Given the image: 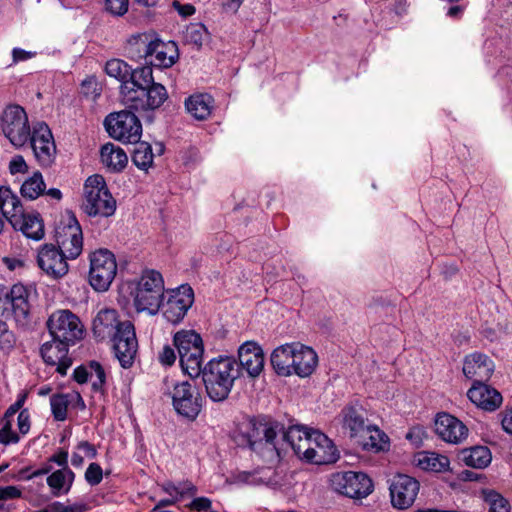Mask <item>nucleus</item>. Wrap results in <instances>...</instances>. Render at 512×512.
I'll list each match as a JSON object with an SVG mask.
<instances>
[{
	"label": "nucleus",
	"instance_id": "5fc2aeb1",
	"mask_svg": "<svg viewBox=\"0 0 512 512\" xmlns=\"http://www.w3.org/2000/svg\"><path fill=\"white\" fill-rule=\"evenodd\" d=\"M82 93L93 100H95L100 95V89L98 88V84L94 78L86 79L82 82L81 85Z\"/></svg>",
	"mask_w": 512,
	"mask_h": 512
},
{
	"label": "nucleus",
	"instance_id": "a211bd4d",
	"mask_svg": "<svg viewBox=\"0 0 512 512\" xmlns=\"http://www.w3.org/2000/svg\"><path fill=\"white\" fill-rule=\"evenodd\" d=\"M434 428L435 433L441 440L454 445L461 444L466 440L469 432L462 421L445 412L437 414Z\"/></svg>",
	"mask_w": 512,
	"mask_h": 512
},
{
	"label": "nucleus",
	"instance_id": "f3484780",
	"mask_svg": "<svg viewBox=\"0 0 512 512\" xmlns=\"http://www.w3.org/2000/svg\"><path fill=\"white\" fill-rule=\"evenodd\" d=\"M69 257L52 244H45L38 252L37 262L41 270L52 279L64 277L69 270Z\"/></svg>",
	"mask_w": 512,
	"mask_h": 512
},
{
	"label": "nucleus",
	"instance_id": "79ce46f5",
	"mask_svg": "<svg viewBox=\"0 0 512 512\" xmlns=\"http://www.w3.org/2000/svg\"><path fill=\"white\" fill-rule=\"evenodd\" d=\"M136 147L132 154V162L141 170H147L153 164L154 154L148 142L140 140L135 143Z\"/></svg>",
	"mask_w": 512,
	"mask_h": 512
},
{
	"label": "nucleus",
	"instance_id": "c9c22d12",
	"mask_svg": "<svg viewBox=\"0 0 512 512\" xmlns=\"http://www.w3.org/2000/svg\"><path fill=\"white\" fill-rule=\"evenodd\" d=\"M364 450L372 452L386 451L389 448V438L377 426L370 425L363 437H359Z\"/></svg>",
	"mask_w": 512,
	"mask_h": 512
},
{
	"label": "nucleus",
	"instance_id": "c03bdc74",
	"mask_svg": "<svg viewBox=\"0 0 512 512\" xmlns=\"http://www.w3.org/2000/svg\"><path fill=\"white\" fill-rule=\"evenodd\" d=\"M69 395L54 394L50 398L51 411L56 421H64L67 418Z\"/></svg>",
	"mask_w": 512,
	"mask_h": 512
},
{
	"label": "nucleus",
	"instance_id": "1a4fd4ad",
	"mask_svg": "<svg viewBox=\"0 0 512 512\" xmlns=\"http://www.w3.org/2000/svg\"><path fill=\"white\" fill-rule=\"evenodd\" d=\"M52 338L67 345H74L83 338L84 326L80 319L70 310H57L47 321Z\"/></svg>",
	"mask_w": 512,
	"mask_h": 512
},
{
	"label": "nucleus",
	"instance_id": "3c124183",
	"mask_svg": "<svg viewBox=\"0 0 512 512\" xmlns=\"http://www.w3.org/2000/svg\"><path fill=\"white\" fill-rule=\"evenodd\" d=\"M18 441L19 436L12 431V420L4 421L3 427L0 429V443L7 445Z\"/></svg>",
	"mask_w": 512,
	"mask_h": 512
},
{
	"label": "nucleus",
	"instance_id": "f03ea898",
	"mask_svg": "<svg viewBox=\"0 0 512 512\" xmlns=\"http://www.w3.org/2000/svg\"><path fill=\"white\" fill-rule=\"evenodd\" d=\"M209 398L221 402L228 398L235 380L239 377V365L231 357L210 360L200 373Z\"/></svg>",
	"mask_w": 512,
	"mask_h": 512
},
{
	"label": "nucleus",
	"instance_id": "09e8293b",
	"mask_svg": "<svg viewBox=\"0 0 512 512\" xmlns=\"http://www.w3.org/2000/svg\"><path fill=\"white\" fill-rule=\"evenodd\" d=\"M89 378L94 389H100L105 383V372L98 362H91L89 365Z\"/></svg>",
	"mask_w": 512,
	"mask_h": 512
},
{
	"label": "nucleus",
	"instance_id": "69168bd1",
	"mask_svg": "<svg viewBox=\"0 0 512 512\" xmlns=\"http://www.w3.org/2000/svg\"><path fill=\"white\" fill-rule=\"evenodd\" d=\"M73 377L79 384L87 382L89 378V369L83 366H79L74 370Z\"/></svg>",
	"mask_w": 512,
	"mask_h": 512
},
{
	"label": "nucleus",
	"instance_id": "72a5a7b5",
	"mask_svg": "<svg viewBox=\"0 0 512 512\" xmlns=\"http://www.w3.org/2000/svg\"><path fill=\"white\" fill-rule=\"evenodd\" d=\"M294 355V342L281 345L271 354V364L278 375H292V361Z\"/></svg>",
	"mask_w": 512,
	"mask_h": 512
},
{
	"label": "nucleus",
	"instance_id": "4be33fe9",
	"mask_svg": "<svg viewBox=\"0 0 512 512\" xmlns=\"http://www.w3.org/2000/svg\"><path fill=\"white\" fill-rule=\"evenodd\" d=\"M239 368L242 367L251 378L258 377L264 368V353L255 342L248 341L238 349Z\"/></svg>",
	"mask_w": 512,
	"mask_h": 512
},
{
	"label": "nucleus",
	"instance_id": "8fccbe9b",
	"mask_svg": "<svg viewBox=\"0 0 512 512\" xmlns=\"http://www.w3.org/2000/svg\"><path fill=\"white\" fill-rule=\"evenodd\" d=\"M128 6L129 0H105V9L114 16H123Z\"/></svg>",
	"mask_w": 512,
	"mask_h": 512
},
{
	"label": "nucleus",
	"instance_id": "774afa93",
	"mask_svg": "<svg viewBox=\"0 0 512 512\" xmlns=\"http://www.w3.org/2000/svg\"><path fill=\"white\" fill-rule=\"evenodd\" d=\"M501 423H502L503 429L507 433L512 434V408L505 411Z\"/></svg>",
	"mask_w": 512,
	"mask_h": 512
},
{
	"label": "nucleus",
	"instance_id": "338daca9",
	"mask_svg": "<svg viewBox=\"0 0 512 512\" xmlns=\"http://www.w3.org/2000/svg\"><path fill=\"white\" fill-rule=\"evenodd\" d=\"M55 506L59 509V512H84L87 506L82 503H76L69 506H63L60 503H56Z\"/></svg>",
	"mask_w": 512,
	"mask_h": 512
},
{
	"label": "nucleus",
	"instance_id": "4c0bfd02",
	"mask_svg": "<svg viewBox=\"0 0 512 512\" xmlns=\"http://www.w3.org/2000/svg\"><path fill=\"white\" fill-rule=\"evenodd\" d=\"M417 466L432 472H445L449 469L450 461L447 456L435 452H421L416 457Z\"/></svg>",
	"mask_w": 512,
	"mask_h": 512
},
{
	"label": "nucleus",
	"instance_id": "603ef678",
	"mask_svg": "<svg viewBox=\"0 0 512 512\" xmlns=\"http://www.w3.org/2000/svg\"><path fill=\"white\" fill-rule=\"evenodd\" d=\"M102 478H103V472H102V468L100 467V465L97 463H91L85 472L86 481L90 485L95 486V485H98L102 481Z\"/></svg>",
	"mask_w": 512,
	"mask_h": 512
},
{
	"label": "nucleus",
	"instance_id": "13d9d810",
	"mask_svg": "<svg viewBox=\"0 0 512 512\" xmlns=\"http://www.w3.org/2000/svg\"><path fill=\"white\" fill-rule=\"evenodd\" d=\"M197 493V487L190 481L181 482L178 484V498L179 500L184 497L194 496Z\"/></svg>",
	"mask_w": 512,
	"mask_h": 512
},
{
	"label": "nucleus",
	"instance_id": "b1692460",
	"mask_svg": "<svg viewBox=\"0 0 512 512\" xmlns=\"http://www.w3.org/2000/svg\"><path fill=\"white\" fill-rule=\"evenodd\" d=\"M29 292L22 284L12 286L9 293L11 311L18 326L26 327L31 322Z\"/></svg>",
	"mask_w": 512,
	"mask_h": 512
},
{
	"label": "nucleus",
	"instance_id": "6e6552de",
	"mask_svg": "<svg viewBox=\"0 0 512 512\" xmlns=\"http://www.w3.org/2000/svg\"><path fill=\"white\" fill-rule=\"evenodd\" d=\"M88 280L95 291L105 292L117 274L115 255L108 249L100 248L89 254Z\"/></svg>",
	"mask_w": 512,
	"mask_h": 512
},
{
	"label": "nucleus",
	"instance_id": "39448f33",
	"mask_svg": "<svg viewBox=\"0 0 512 512\" xmlns=\"http://www.w3.org/2000/svg\"><path fill=\"white\" fill-rule=\"evenodd\" d=\"M164 280L155 270H146L136 283L133 291V304L137 312H145L151 316L156 315L161 306Z\"/></svg>",
	"mask_w": 512,
	"mask_h": 512
},
{
	"label": "nucleus",
	"instance_id": "dca6fc26",
	"mask_svg": "<svg viewBox=\"0 0 512 512\" xmlns=\"http://www.w3.org/2000/svg\"><path fill=\"white\" fill-rule=\"evenodd\" d=\"M419 488V482L411 476L405 474L394 476L389 487L392 505L398 509L409 508L414 503Z\"/></svg>",
	"mask_w": 512,
	"mask_h": 512
},
{
	"label": "nucleus",
	"instance_id": "de8ad7c7",
	"mask_svg": "<svg viewBox=\"0 0 512 512\" xmlns=\"http://www.w3.org/2000/svg\"><path fill=\"white\" fill-rule=\"evenodd\" d=\"M485 501L489 505V512H510L508 500L493 490L485 493Z\"/></svg>",
	"mask_w": 512,
	"mask_h": 512
},
{
	"label": "nucleus",
	"instance_id": "680f3d73",
	"mask_svg": "<svg viewBox=\"0 0 512 512\" xmlns=\"http://www.w3.org/2000/svg\"><path fill=\"white\" fill-rule=\"evenodd\" d=\"M243 0H221L223 12L227 14H236L241 7Z\"/></svg>",
	"mask_w": 512,
	"mask_h": 512
},
{
	"label": "nucleus",
	"instance_id": "ea45409f",
	"mask_svg": "<svg viewBox=\"0 0 512 512\" xmlns=\"http://www.w3.org/2000/svg\"><path fill=\"white\" fill-rule=\"evenodd\" d=\"M461 459L467 466L482 469L490 464L492 456L487 447L476 446L463 450L461 452Z\"/></svg>",
	"mask_w": 512,
	"mask_h": 512
},
{
	"label": "nucleus",
	"instance_id": "37998d69",
	"mask_svg": "<svg viewBox=\"0 0 512 512\" xmlns=\"http://www.w3.org/2000/svg\"><path fill=\"white\" fill-rule=\"evenodd\" d=\"M183 37L187 44L200 49L208 41L209 32L202 23H191L186 27Z\"/></svg>",
	"mask_w": 512,
	"mask_h": 512
},
{
	"label": "nucleus",
	"instance_id": "ddd939ff",
	"mask_svg": "<svg viewBox=\"0 0 512 512\" xmlns=\"http://www.w3.org/2000/svg\"><path fill=\"white\" fill-rule=\"evenodd\" d=\"M172 404L179 415L194 420L202 409V397L194 385L184 381L174 385Z\"/></svg>",
	"mask_w": 512,
	"mask_h": 512
},
{
	"label": "nucleus",
	"instance_id": "a19ab883",
	"mask_svg": "<svg viewBox=\"0 0 512 512\" xmlns=\"http://www.w3.org/2000/svg\"><path fill=\"white\" fill-rule=\"evenodd\" d=\"M45 182L40 172H35L21 185V195L29 200H35L45 192Z\"/></svg>",
	"mask_w": 512,
	"mask_h": 512
},
{
	"label": "nucleus",
	"instance_id": "f704fd0d",
	"mask_svg": "<svg viewBox=\"0 0 512 512\" xmlns=\"http://www.w3.org/2000/svg\"><path fill=\"white\" fill-rule=\"evenodd\" d=\"M75 474L70 468L53 471L46 479L51 493L55 497L67 494L74 482Z\"/></svg>",
	"mask_w": 512,
	"mask_h": 512
},
{
	"label": "nucleus",
	"instance_id": "7c9ffc66",
	"mask_svg": "<svg viewBox=\"0 0 512 512\" xmlns=\"http://www.w3.org/2000/svg\"><path fill=\"white\" fill-rule=\"evenodd\" d=\"M167 98L168 93L166 88L162 84L154 83L139 92L137 95H131L128 100H140L141 103L139 105L136 104V108L140 107L144 110H154L159 108L167 100Z\"/></svg>",
	"mask_w": 512,
	"mask_h": 512
},
{
	"label": "nucleus",
	"instance_id": "cd10ccee",
	"mask_svg": "<svg viewBox=\"0 0 512 512\" xmlns=\"http://www.w3.org/2000/svg\"><path fill=\"white\" fill-rule=\"evenodd\" d=\"M154 83L152 68L150 66H143L134 69L132 72L130 71L127 81L121 84V92L128 99L131 95H137Z\"/></svg>",
	"mask_w": 512,
	"mask_h": 512
},
{
	"label": "nucleus",
	"instance_id": "20e7f679",
	"mask_svg": "<svg viewBox=\"0 0 512 512\" xmlns=\"http://www.w3.org/2000/svg\"><path fill=\"white\" fill-rule=\"evenodd\" d=\"M81 208L90 217H110L115 213L116 200L103 176L95 174L86 179Z\"/></svg>",
	"mask_w": 512,
	"mask_h": 512
},
{
	"label": "nucleus",
	"instance_id": "bb28decb",
	"mask_svg": "<svg viewBox=\"0 0 512 512\" xmlns=\"http://www.w3.org/2000/svg\"><path fill=\"white\" fill-rule=\"evenodd\" d=\"M9 223L16 231H21L28 239L39 241L44 237V224L38 213L26 214L23 211L17 217H12Z\"/></svg>",
	"mask_w": 512,
	"mask_h": 512
},
{
	"label": "nucleus",
	"instance_id": "f8f14e48",
	"mask_svg": "<svg viewBox=\"0 0 512 512\" xmlns=\"http://www.w3.org/2000/svg\"><path fill=\"white\" fill-rule=\"evenodd\" d=\"M193 302V289L188 285H181L164 292L159 311L168 322L178 324L184 319Z\"/></svg>",
	"mask_w": 512,
	"mask_h": 512
},
{
	"label": "nucleus",
	"instance_id": "864d4df0",
	"mask_svg": "<svg viewBox=\"0 0 512 512\" xmlns=\"http://www.w3.org/2000/svg\"><path fill=\"white\" fill-rule=\"evenodd\" d=\"M9 172L12 175L25 174L28 172V165L22 155L14 156L9 162Z\"/></svg>",
	"mask_w": 512,
	"mask_h": 512
},
{
	"label": "nucleus",
	"instance_id": "6e6d98bb",
	"mask_svg": "<svg viewBox=\"0 0 512 512\" xmlns=\"http://www.w3.org/2000/svg\"><path fill=\"white\" fill-rule=\"evenodd\" d=\"M212 506V501L207 497L194 498L187 507L196 512L209 511Z\"/></svg>",
	"mask_w": 512,
	"mask_h": 512
},
{
	"label": "nucleus",
	"instance_id": "2f4dec72",
	"mask_svg": "<svg viewBox=\"0 0 512 512\" xmlns=\"http://www.w3.org/2000/svg\"><path fill=\"white\" fill-rule=\"evenodd\" d=\"M100 158L102 164L111 172H121L128 164L126 152L113 143H106L101 147Z\"/></svg>",
	"mask_w": 512,
	"mask_h": 512
},
{
	"label": "nucleus",
	"instance_id": "a18cd8bd",
	"mask_svg": "<svg viewBox=\"0 0 512 512\" xmlns=\"http://www.w3.org/2000/svg\"><path fill=\"white\" fill-rule=\"evenodd\" d=\"M105 71L110 77H114L121 81H127L130 74V67L120 59H111L106 62Z\"/></svg>",
	"mask_w": 512,
	"mask_h": 512
},
{
	"label": "nucleus",
	"instance_id": "4d7b16f0",
	"mask_svg": "<svg viewBox=\"0 0 512 512\" xmlns=\"http://www.w3.org/2000/svg\"><path fill=\"white\" fill-rule=\"evenodd\" d=\"M158 359L162 365L171 366L176 361V353L172 347L166 345L160 351Z\"/></svg>",
	"mask_w": 512,
	"mask_h": 512
},
{
	"label": "nucleus",
	"instance_id": "58836bf2",
	"mask_svg": "<svg viewBox=\"0 0 512 512\" xmlns=\"http://www.w3.org/2000/svg\"><path fill=\"white\" fill-rule=\"evenodd\" d=\"M172 48L156 38L146 64L159 68L171 67L175 63V56L173 54L168 55V51L172 50Z\"/></svg>",
	"mask_w": 512,
	"mask_h": 512
},
{
	"label": "nucleus",
	"instance_id": "393cba45",
	"mask_svg": "<svg viewBox=\"0 0 512 512\" xmlns=\"http://www.w3.org/2000/svg\"><path fill=\"white\" fill-rule=\"evenodd\" d=\"M310 462L317 465L334 463L338 459V451L333 442L322 432L312 430V447Z\"/></svg>",
	"mask_w": 512,
	"mask_h": 512
},
{
	"label": "nucleus",
	"instance_id": "c756f323",
	"mask_svg": "<svg viewBox=\"0 0 512 512\" xmlns=\"http://www.w3.org/2000/svg\"><path fill=\"white\" fill-rule=\"evenodd\" d=\"M156 37L151 33H138L132 35L126 42L125 53L131 60L147 61L149 55H151V49Z\"/></svg>",
	"mask_w": 512,
	"mask_h": 512
},
{
	"label": "nucleus",
	"instance_id": "49530a36",
	"mask_svg": "<svg viewBox=\"0 0 512 512\" xmlns=\"http://www.w3.org/2000/svg\"><path fill=\"white\" fill-rule=\"evenodd\" d=\"M16 336L9 330L5 322L0 321V351L4 355H9L16 346Z\"/></svg>",
	"mask_w": 512,
	"mask_h": 512
},
{
	"label": "nucleus",
	"instance_id": "f257e3e1",
	"mask_svg": "<svg viewBox=\"0 0 512 512\" xmlns=\"http://www.w3.org/2000/svg\"><path fill=\"white\" fill-rule=\"evenodd\" d=\"M92 331L99 341L110 340L120 365L130 368L138 351L135 327L129 320L121 321L115 309H101L93 320Z\"/></svg>",
	"mask_w": 512,
	"mask_h": 512
},
{
	"label": "nucleus",
	"instance_id": "5701e85b",
	"mask_svg": "<svg viewBox=\"0 0 512 512\" xmlns=\"http://www.w3.org/2000/svg\"><path fill=\"white\" fill-rule=\"evenodd\" d=\"M68 347L69 345L54 338L41 347V356L45 363L55 366L56 371L61 375H65L72 364V360L68 356Z\"/></svg>",
	"mask_w": 512,
	"mask_h": 512
},
{
	"label": "nucleus",
	"instance_id": "4468645a",
	"mask_svg": "<svg viewBox=\"0 0 512 512\" xmlns=\"http://www.w3.org/2000/svg\"><path fill=\"white\" fill-rule=\"evenodd\" d=\"M28 142L40 166L50 167L54 163L56 145L52 132L46 123L40 122L34 125Z\"/></svg>",
	"mask_w": 512,
	"mask_h": 512
},
{
	"label": "nucleus",
	"instance_id": "6ab92c4d",
	"mask_svg": "<svg viewBox=\"0 0 512 512\" xmlns=\"http://www.w3.org/2000/svg\"><path fill=\"white\" fill-rule=\"evenodd\" d=\"M495 369L494 362L489 356L480 352L466 355L463 360V374L466 378L477 382H487Z\"/></svg>",
	"mask_w": 512,
	"mask_h": 512
},
{
	"label": "nucleus",
	"instance_id": "9d476101",
	"mask_svg": "<svg viewBox=\"0 0 512 512\" xmlns=\"http://www.w3.org/2000/svg\"><path fill=\"white\" fill-rule=\"evenodd\" d=\"M104 125L108 134L124 143H137L142 135V124L139 118L128 110L109 114Z\"/></svg>",
	"mask_w": 512,
	"mask_h": 512
},
{
	"label": "nucleus",
	"instance_id": "e2e57ef3",
	"mask_svg": "<svg viewBox=\"0 0 512 512\" xmlns=\"http://www.w3.org/2000/svg\"><path fill=\"white\" fill-rule=\"evenodd\" d=\"M49 462L56 463L61 469L69 468L68 466V452L66 450H60L58 453L53 454L49 458Z\"/></svg>",
	"mask_w": 512,
	"mask_h": 512
},
{
	"label": "nucleus",
	"instance_id": "0eeeda50",
	"mask_svg": "<svg viewBox=\"0 0 512 512\" xmlns=\"http://www.w3.org/2000/svg\"><path fill=\"white\" fill-rule=\"evenodd\" d=\"M0 130L13 147H24L32 132L25 109L17 104L6 106L0 115Z\"/></svg>",
	"mask_w": 512,
	"mask_h": 512
},
{
	"label": "nucleus",
	"instance_id": "473e14b6",
	"mask_svg": "<svg viewBox=\"0 0 512 512\" xmlns=\"http://www.w3.org/2000/svg\"><path fill=\"white\" fill-rule=\"evenodd\" d=\"M185 108L196 120H206L214 108V99L207 93L194 94L185 100Z\"/></svg>",
	"mask_w": 512,
	"mask_h": 512
},
{
	"label": "nucleus",
	"instance_id": "0e129e2a",
	"mask_svg": "<svg viewBox=\"0 0 512 512\" xmlns=\"http://www.w3.org/2000/svg\"><path fill=\"white\" fill-rule=\"evenodd\" d=\"M34 55L35 53L23 50L21 48H14L12 50L13 63L28 60L32 58Z\"/></svg>",
	"mask_w": 512,
	"mask_h": 512
},
{
	"label": "nucleus",
	"instance_id": "7ed1b4c3",
	"mask_svg": "<svg viewBox=\"0 0 512 512\" xmlns=\"http://www.w3.org/2000/svg\"><path fill=\"white\" fill-rule=\"evenodd\" d=\"M283 425L277 422H250L247 429V443L268 462H276L281 458L282 448L276 442Z\"/></svg>",
	"mask_w": 512,
	"mask_h": 512
},
{
	"label": "nucleus",
	"instance_id": "052dcab7",
	"mask_svg": "<svg viewBox=\"0 0 512 512\" xmlns=\"http://www.w3.org/2000/svg\"><path fill=\"white\" fill-rule=\"evenodd\" d=\"M18 429L22 434L28 433L30 429V416L26 409L21 410L17 418Z\"/></svg>",
	"mask_w": 512,
	"mask_h": 512
},
{
	"label": "nucleus",
	"instance_id": "c85d7f7f",
	"mask_svg": "<svg viewBox=\"0 0 512 512\" xmlns=\"http://www.w3.org/2000/svg\"><path fill=\"white\" fill-rule=\"evenodd\" d=\"M343 427L351 437H363L370 424L366 423L365 410L359 405H350L342 410Z\"/></svg>",
	"mask_w": 512,
	"mask_h": 512
},
{
	"label": "nucleus",
	"instance_id": "9b49d317",
	"mask_svg": "<svg viewBox=\"0 0 512 512\" xmlns=\"http://www.w3.org/2000/svg\"><path fill=\"white\" fill-rule=\"evenodd\" d=\"M329 482L333 491L353 499L365 498L373 491L372 480L363 472H335Z\"/></svg>",
	"mask_w": 512,
	"mask_h": 512
},
{
	"label": "nucleus",
	"instance_id": "423d86ee",
	"mask_svg": "<svg viewBox=\"0 0 512 512\" xmlns=\"http://www.w3.org/2000/svg\"><path fill=\"white\" fill-rule=\"evenodd\" d=\"M173 344L177 348L179 362L184 373L194 378L202 371L204 345L201 336L194 330H180L174 334Z\"/></svg>",
	"mask_w": 512,
	"mask_h": 512
},
{
	"label": "nucleus",
	"instance_id": "bf43d9fd",
	"mask_svg": "<svg viewBox=\"0 0 512 512\" xmlns=\"http://www.w3.org/2000/svg\"><path fill=\"white\" fill-rule=\"evenodd\" d=\"M22 492L16 486H6L0 488V501L20 498Z\"/></svg>",
	"mask_w": 512,
	"mask_h": 512
},
{
	"label": "nucleus",
	"instance_id": "e433bc0d",
	"mask_svg": "<svg viewBox=\"0 0 512 512\" xmlns=\"http://www.w3.org/2000/svg\"><path fill=\"white\" fill-rule=\"evenodd\" d=\"M0 211L8 222L23 212L19 197L8 186L0 187Z\"/></svg>",
	"mask_w": 512,
	"mask_h": 512
},
{
	"label": "nucleus",
	"instance_id": "2eb2a0df",
	"mask_svg": "<svg viewBox=\"0 0 512 512\" xmlns=\"http://www.w3.org/2000/svg\"><path fill=\"white\" fill-rule=\"evenodd\" d=\"M59 249L69 258H77L83 248V235L80 224L74 215L69 216L67 223L56 231Z\"/></svg>",
	"mask_w": 512,
	"mask_h": 512
},
{
	"label": "nucleus",
	"instance_id": "aec40b11",
	"mask_svg": "<svg viewBox=\"0 0 512 512\" xmlns=\"http://www.w3.org/2000/svg\"><path fill=\"white\" fill-rule=\"evenodd\" d=\"M283 441L287 443L295 455L306 462H310L312 452V430L302 426H290L286 431L281 432Z\"/></svg>",
	"mask_w": 512,
	"mask_h": 512
},
{
	"label": "nucleus",
	"instance_id": "412c9836",
	"mask_svg": "<svg viewBox=\"0 0 512 512\" xmlns=\"http://www.w3.org/2000/svg\"><path fill=\"white\" fill-rule=\"evenodd\" d=\"M467 396L477 407L489 412L497 410L503 402L501 393L485 382L473 383Z\"/></svg>",
	"mask_w": 512,
	"mask_h": 512
},
{
	"label": "nucleus",
	"instance_id": "a878e982",
	"mask_svg": "<svg viewBox=\"0 0 512 512\" xmlns=\"http://www.w3.org/2000/svg\"><path fill=\"white\" fill-rule=\"evenodd\" d=\"M292 363V374H296L302 378L308 377L317 367L318 356L311 347L299 342H294V355Z\"/></svg>",
	"mask_w": 512,
	"mask_h": 512
}]
</instances>
